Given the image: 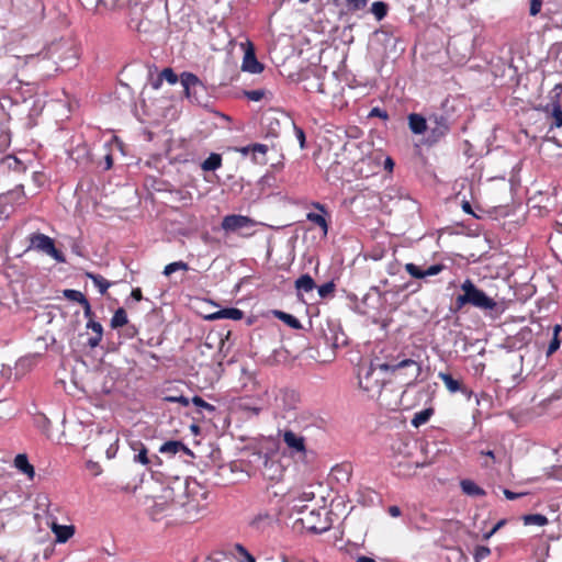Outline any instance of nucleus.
I'll return each instance as SVG.
<instances>
[{
    "label": "nucleus",
    "mask_w": 562,
    "mask_h": 562,
    "mask_svg": "<svg viewBox=\"0 0 562 562\" xmlns=\"http://www.w3.org/2000/svg\"><path fill=\"white\" fill-rule=\"evenodd\" d=\"M376 370L390 372L394 376H404L406 384L417 381L422 373V363L400 351L396 355H389L384 362H372L364 369V373H359V386L367 393H380L384 382L376 378Z\"/></svg>",
    "instance_id": "obj_1"
},
{
    "label": "nucleus",
    "mask_w": 562,
    "mask_h": 562,
    "mask_svg": "<svg viewBox=\"0 0 562 562\" xmlns=\"http://www.w3.org/2000/svg\"><path fill=\"white\" fill-rule=\"evenodd\" d=\"M462 294L456 299L457 308L460 310L465 305H471L482 311H494L497 303L486 295L484 291L479 289L470 279L461 283Z\"/></svg>",
    "instance_id": "obj_2"
},
{
    "label": "nucleus",
    "mask_w": 562,
    "mask_h": 562,
    "mask_svg": "<svg viewBox=\"0 0 562 562\" xmlns=\"http://www.w3.org/2000/svg\"><path fill=\"white\" fill-rule=\"evenodd\" d=\"M249 463L255 470L259 471L263 479L269 481H280L283 476L284 468L280 461L269 457L262 451H254L249 454Z\"/></svg>",
    "instance_id": "obj_3"
},
{
    "label": "nucleus",
    "mask_w": 562,
    "mask_h": 562,
    "mask_svg": "<svg viewBox=\"0 0 562 562\" xmlns=\"http://www.w3.org/2000/svg\"><path fill=\"white\" fill-rule=\"evenodd\" d=\"M180 81L183 87L187 98L199 105H204L206 97V88L203 82L192 72H182Z\"/></svg>",
    "instance_id": "obj_4"
},
{
    "label": "nucleus",
    "mask_w": 562,
    "mask_h": 562,
    "mask_svg": "<svg viewBox=\"0 0 562 562\" xmlns=\"http://www.w3.org/2000/svg\"><path fill=\"white\" fill-rule=\"evenodd\" d=\"M30 249H35L37 251H42L50 257H53L57 262L64 263L66 262V258L64 254L55 247L54 239L49 236L35 233L30 236Z\"/></svg>",
    "instance_id": "obj_5"
},
{
    "label": "nucleus",
    "mask_w": 562,
    "mask_h": 562,
    "mask_svg": "<svg viewBox=\"0 0 562 562\" xmlns=\"http://www.w3.org/2000/svg\"><path fill=\"white\" fill-rule=\"evenodd\" d=\"M279 434L283 438V441L289 449L290 456L292 458L306 461L308 451L306 448L305 438L290 429H285L283 431L279 430Z\"/></svg>",
    "instance_id": "obj_6"
},
{
    "label": "nucleus",
    "mask_w": 562,
    "mask_h": 562,
    "mask_svg": "<svg viewBox=\"0 0 562 562\" xmlns=\"http://www.w3.org/2000/svg\"><path fill=\"white\" fill-rule=\"evenodd\" d=\"M450 131V123L442 114H434L429 117V125L427 128V137L425 143L432 146L439 143Z\"/></svg>",
    "instance_id": "obj_7"
},
{
    "label": "nucleus",
    "mask_w": 562,
    "mask_h": 562,
    "mask_svg": "<svg viewBox=\"0 0 562 562\" xmlns=\"http://www.w3.org/2000/svg\"><path fill=\"white\" fill-rule=\"evenodd\" d=\"M256 225V222L245 215L231 214L223 217L221 227L226 233L243 234L244 231L250 229Z\"/></svg>",
    "instance_id": "obj_8"
},
{
    "label": "nucleus",
    "mask_w": 562,
    "mask_h": 562,
    "mask_svg": "<svg viewBox=\"0 0 562 562\" xmlns=\"http://www.w3.org/2000/svg\"><path fill=\"white\" fill-rule=\"evenodd\" d=\"M55 53H60L59 61L61 63L60 68H71L76 65L78 58L77 49L71 43H60L54 47Z\"/></svg>",
    "instance_id": "obj_9"
},
{
    "label": "nucleus",
    "mask_w": 562,
    "mask_h": 562,
    "mask_svg": "<svg viewBox=\"0 0 562 562\" xmlns=\"http://www.w3.org/2000/svg\"><path fill=\"white\" fill-rule=\"evenodd\" d=\"M445 268L446 266L442 263L432 265L425 270H423L413 262H408L405 265V270L407 271V273L415 279H424L426 277L436 276L440 273Z\"/></svg>",
    "instance_id": "obj_10"
},
{
    "label": "nucleus",
    "mask_w": 562,
    "mask_h": 562,
    "mask_svg": "<svg viewBox=\"0 0 562 562\" xmlns=\"http://www.w3.org/2000/svg\"><path fill=\"white\" fill-rule=\"evenodd\" d=\"M550 130L562 127V106L558 100H553L543 108Z\"/></svg>",
    "instance_id": "obj_11"
},
{
    "label": "nucleus",
    "mask_w": 562,
    "mask_h": 562,
    "mask_svg": "<svg viewBox=\"0 0 562 562\" xmlns=\"http://www.w3.org/2000/svg\"><path fill=\"white\" fill-rule=\"evenodd\" d=\"M131 448L135 452L133 456L134 462L140 463L146 467H150L154 462L160 463V459L158 456H154L153 458L148 457V450L143 442L133 441L131 442Z\"/></svg>",
    "instance_id": "obj_12"
},
{
    "label": "nucleus",
    "mask_w": 562,
    "mask_h": 562,
    "mask_svg": "<svg viewBox=\"0 0 562 562\" xmlns=\"http://www.w3.org/2000/svg\"><path fill=\"white\" fill-rule=\"evenodd\" d=\"M273 521V515L268 510H260L251 518L249 526L257 531H265L272 526Z\"/></svg>",
    "instance_id": "obj_13"
},
{
    "label": "nucleus",
    "mask_w": 562,
    "mask_h": 562,
    "mask_svg": "<svg viewBox=\"0 0 562 562\" xmlns=\"http://www.w3.org/2000/svg\"><path fill=\"white\" fill-rule=\"evenodd\" d=\"M241 69L250 74H260L263 70V65L257 59L252 48L246 50Z\"/></svg>",
    "instance_id": "obj_14"
},
{
    "label": "nucleus",
    "mask_w": 562,
    "mask_h": 562,
    "mask_svg": "<svg viewBox=\"0 0 562 562\" xmlns=\"http://www.w3.org/2000/svg\"><path fill=\"white\" fill-rule=\"evenodd\" d=\"M9 115L0 108V153L5 150L11 142L10 130L8 127Z\"/></svg>",
    "instance_id": "obj_15"
},
{
    "label": "nucleus",
    "mask_w": 562,
    "mask_h": 562,
    "mask_svg": "<svg viewBox=\"0 0 562 562\" xmlns=\"http://www.w3.org/2000/svg\"><path fill=\"white\" fill-rule=\"evenodd\" d=\"M369 0H333V3L340 8L341 12L353 13L363 10Z\"/></svg>",
    "instance_id": "obj_16"
},
{
    "label": "nucleus",
    "mask_w": 562,
    "mask_h": 562,
    "mask_svg": "<svg viewBox=\"0 0 562 562\" xmlns=\"http://www.w3.org/2000/svg\"><path fill=\"white\" fill-rule=\"evenodd\" d=\"M408 126L413 134L420 135L427 132V120L418 113H411L408 115Z\"/></svg>",
    "instance_id": "obj_17"
},
{
    "label": "nucleus",
    "mask_w": 562,
    "mask_h": 562,
    "mask_svg": "<svg viewBox=\"0 0 562 562\" xmlns=\"http://www.w3.org/2000/svg\"><path fill=\"white\" fill-rule=\"evenodd\" d=\"M244 317V312L236 307L222 308L209 316L210 319H234L239 321Z\"/></svg>",
    "instance_id": "obj_18"
},
{
    "label": "nucleus",
    "mask_w": 562,
    "mask_h": 562,
    "mask_svg": "<svg viewBox=\"0 0 562 562\" xmlns=\"http://www.w3.org/2000/svg\"><path fill=\"white\" fill-rule=\"evenodd\" d=\"M52 530L55 533L56 541L59 543L67 542L75 533V527L71 525L66 526L54 524Z\"/></svg>",
    "instance_id": "obj_19"
},
{
    "label": "nucleus",
    "mask_w": 562,
    "mask_h": 562,
    "mask_svg": "<svg viewBox=\"0 0 562 562\" xmlns=\"http://www.w3.org/2000/svg\"><path fill=\"white\" fill-rule=\"evenodd\" d=\"M438 378L443 382L450 393L465 392L464 385L450 373L439 372Z\"/></svg>",
    "instance_id": "obj_20"
},
{
    "label": "nucleus",
    "mask_w": 562,
    "mask_h": 562,
    "mask_svg": "<svg viewBox=\"0 0 562 562\" xmlns=\"http://www.w3.org/2000/svg\"><path fill=\"white\" fill-rule=\"evenodd\" d=\"M14 467L22 473L26 474L29 479L35 475L34 467L29 462L27 456L20 453L14 459Z\"/></svg>",
    "instance_id": "obj_21"
},
{
    "label": "nucleus",
    "mask_w": 562,
    "mask_h": 562,
    "mask_svg": "<svg viewBox=\"0 0 562 562\" xmlns=\"http://www.w3.org/2000/svg\"><path fill=\"white\" fill-rule=\"evenodd\" d=\"M316 288V283L310 274H303L295 281L297 296L301 297L303 292H311Z\"/></svg>",
    "instance_id": "obj_22"
},
{
    "label": "nucleus",
    "mask_w": 562,
    "mask_h": 562,
    "mask_svg": "<svg viewBox=\"0 0 562 562\" xmlns=\"http://www.w3.org/2000/svg\"><path fill=\"white\" fill-rule=\"evenodd\" d=\"M460 486L462 492L469 496H484L486 494L485 491L472 480H462Z\"/></svg>",
    "instance_id": "obj_23"
},
{
    "label": "nucleus",
    "mask_w": 562,
    "mask_h": 562,
    "mask_svg": "<svg viewBox=\"0 0 562 562\" xmlns=\"http://www.w3.org/2000/svg\"><path fill=\"white\" fill-rule=\"evenodd\" d=\"M273 315L278 319L282 321L284 324H286L289 327H291L293 329L302 328L301 322L295 316H293L291 314L276 310V311H273Z\"/></svg>",
    "instance_id": "obj_24"
},
{
    "label": "nucleus",
    "mask_w": 562,
    "mask_h": 562,
    "mask_svg": "<svg viewBox=\"0 0 562 562\" xmlns=\"http://www.w3.org/2000/svg\"><path fill=\"white\" fill-rule=\"evenodd\" d=\"M181 449H184V443L178 440H169L162 443L159 448L160 453L175 456L180 452Z\"/></svg>",
    "instance_id": "obj_25"
},
{
    "label": "nucleus",
    "mask_w": 562,
    "mask_h": 562,
    "mask_svg": "<svg viewBox=\"0 0 562 562\" xmlns=\"http://www.w3.org/2000/svg\"><path fill=\"white\" fill-rule=\"evenodd\" d=\"M562 330V327L561 325H554L553 327V335H552V338L549 342V346H548V349H547V357H550L552 356L559 348H560V345H561V338H560V333Z\"/></svg>",
    "instance_id": "obj_26"
},
{
    "label": "nucleus",
    "mask_w": 562,
    "mask_h": 562,
    "mask_svg": "<svg viewBox=\"0 0 562 562\" xmlns=\"http://www.w3.org/2000/svg\"><path fill=\"white\" fill-rule=\"evenodd\" d=\"M222 166V157L220 154L212 153L201 165L204 171H215Z\"/></svg>",
    "instance_id": "obj_27"
},
{
    "label": "nucleus",
    "mask_w": 562,
    "mask_h": 562,
    "mask_svg": "<svg viewBox=\"0 0 562 562\" xmlns=\"http://www.w3.org/2000/svg\"><path fill=\"white\" fill-rule=\"evenodd\" d=\"M127 323H128V319H127L126 311L123 307H119L114 312V314L111 318V323H110L111 327L113 329H115V328L123 327V326L127 325Z\"/></svg>",
    "instance_id": "obj_28"
},
{
    "label": "nucleus",
    "mask_w": 562,
    "mask_h": 562,
    "mask_svg": "<svg viewBox=\"0 0 562 562\" xmlns=\"http://www.w3.org/2000/svg\"><path fill=\"white\" fill-rule=\"evenodd\" d=\"M86 276L92 280L93 284L98 286L100 294L104 295L108 289L111 286V283L105 280L101 274H95L92 272H87Z\"/></svg>",
    "instance_id": "obj_29"
},
{
    "label": "nucleus",
    "mask_w": 562,
    "mask_h": 562,
    "mask_svg": "<svg viewBox=\"0 0 562 562\" xmlns=\"http://www.w3.org/2000/svg\"><path fill=\"white\" fill-rule=\"evenodd\" d=\"M389 5L384 1H375L371 5V13L378 21L383 20L387 14Z\"/></svg>",
    "instance_id": "obj_30"
},
{
    "label": "nucleus",
    "mask_w": 562,
    "mask_h": 562,
    "mask_svg": "<svg viewBox=\"0 0 562 562\" xmlns=\"http://www.w3.org/2000/svg\"><path fill=\"white\" fill-rule=\"evenodd\" d=\"M522 521L526 526H544L548 524V518L542 514H528L522 516Z\"/></svg>",
    "instance_id": "obj_31"
},
{
    "label": "nucleus",
    "mask_w": 562,
    "mask_h": 562,
    "mask_svg": "<svg viewBox=\"0 0 562 562\" xmlns=\"http://www.w3.org/2000/svg\"><path fill=\"white\" fill-rule=\"evenodd\" d=\"M191 401H192L193 405L196 406L198 412L200 414H202L203 411H206L209 414L212 415L216 411V407L214 405L205 402L201 396L195 395L192 397Z\"/></svg>",
    "instance_id": "obj_32"
},
{
    "label": "nucleus",
    "mask_w": 562,
    "mask_h": 562,
    "mask_svg": "<svg viewBox=\"0 0 562 562\" xmlns=\"http://www.w3.org/2000/svg\"><path fill=\"white\" fill-rule=\"evenodd\" d=\"M431 415H432L431 408L423 409L414 415V417L412 419V424L415 427H419L420 425L426 424L429 420Z\"/></svg>",
    "instance_id": "obj_33"
},
{
    "label": "nucleus",
    "mask_w": 562,
    "mask_h": 562,
    "mask_svg": "<svg viewBox=\"0 0 562 562\" xmlns=\"http://www.w3.org/2000/svg\"><path fill=\"white\" fill-rule=\"evenodd\" d=\"M63 295L72 302L79 303L82 305L88 300L80 291L74 289H66L63 291Z\"/></svg>",
    "instance_id": "obj_34"
},
{
    "label": "nucleus",
    "mask_w": 562,
    "mask_h": 562,
    "mask_svg": "<svg viewBox=\"0 0 562 562\" xmlns=\"http://www.w3.org/2000/svg\"><path fill=\"white\" fill-rule=\"evenodd\" d=\"M306 217H307V220L310 222H312L315 225L319 226L323 229L325 235L327 234V232H328V224H327L326 218L322 214L308 213Z\"/></svg>",
    "instance_id": "obj_35"
},
{
    "label": "nucleus",
    "mask_w": 562,
    "mask_h": 562,
    "mask_svg": "<svg viewBox=\"0 0 562 562\" xmlns=\"http://www.w3.org/2000/svg\"><path fill=\"white\" fill-rule=\"evenodd\" d=\"M189 269V266L187 262L184 261H175V262H171L169 265H167L164 269V274L169 277L171 273L178 271V270H183V271H187Z\"/></svg>",
    "instance_id": "obj_36"
},
{
    "label": "nucleus",
    "mask_w": 562,
    "mask_h": 562,
    "mask_svg": "<svg viewBox=\"0 0 562 562\" xmlns=\"http://www.w3.org/2000/svg\"><path fill=\"white\" fill-rule=\"evenodd\" d=\"M491 554V549L486 546H476L473 552L474 562H481Z\"/></svg>",
    "instance_id": "obj_37"
},
{
    "label": "nucleus",
    "mask_w": 562,
    "mask_h": 562,
    "mask_svg": "<svg viewBox=\"0 0 562 562\" xmlns=\"http://www.w3.org/2000/svg\"><path fill=\"white\" fill-rule=\"evenodd\" d=\"M318 294L322 299L327 297L335 291V284L333 281L326 282L317 288Z\"/></svg>",
    "instance_id": "obj_38"
},
{
    "label": "nucleus",
    "mask_w": 562,
    "mask_h": 562,
    "mask_svg": "<svg viewBox=\"0 0 562 562\" xmlns=\"http://www.w3.org/2000/svg\"><path fill=\"white\" fill-rule=\"evenodd\" d=\"M235 548L240 555V562H256L254 555H251L244 546L237 543Z\"/></svg>",
    "instance_id": "obj_39"
},
{
    "label": "nucleus",
    "mask_w": 562,
    "mask_h": 562,
    "mask_svg": "<svg viewBox=\"0 0 562 562\" xmlns=\"http://www.w3.org/2000/svg\"><path fill=\"white\" fill-rule=\"evenodd\" d=\"M245 97L250 100V101H260L265 94H266V90L263 89H256V90H248V91H245Z\"/></svg>",
    "instance_id": "obj_40"
},
{
    "label": "nucleus",
    "mask_w": 562,
    "mask_h": 562,
    "mask_svg": "<svg viewBox=\"0 0 562 562\" xmlns=\"http://www.w3.org/2000/svg\"><path fill=\"white\" fill-rule=\"evenodd\" d=\"M160 75L164 80L168 81L170 85H175L178 81V76L171 68H165Z\"/></svg>",
    "instance_id": "obj_41"
},
{
    "label": "nucleus",
    "mask_w": 562,
    "mask_h": 562,
    "mask_svg": "<svg viewBox=\"0 0 562 562\" xmlns=\"http://www.w3.org/2000/svg\"><path fill=\"white\" fill-rule=\"evenodd\" d=\"M165 402L169 403H179L183 406H188L190 404V400L183 395L173 396V395H167L164 397Z\"/></svg>",
    "instance_id": "obj_42"
},
{
    "label": "nucleus",
    "mask_w": 562,
    "mask_h": 562,
    "mask_svg": "<svg viewBox=\"0 0 562 562\" xmlns=\"http://www.w3.org/2000/svg\"><path fill=\"white\" fill-rule=\"evenodd\" d=\"M86 327L88 329H91L94 335L103 336V327L99 322H95L94 319H90V321H88Z\"/></svg>",
    "instance_id": "obj_43"
},
{
    "label": "nucleus",
    "mask_w": 562,
    "mask_h": 562,
    "mask_svg": "<svg viewBox=\"0 0 562 562\" xmlns=\"http://www.w3.org/2000/svg\"><path fill=\"white\" fill-rule=\"evenodd\" d=\"M506 522H507V520H506V519H501L498 522H496V524L494 525V527H493L490 531H487V532L483 533V540H488V539H490L494 533H496V532H497V531H498L503 526H505V525H506Z\"/></svg>",
    "instance_id": "obj_44"
},
{
    "label": "nucleus",
    "mask_w": 562,
    "mask_h": 562,
    "mask_svg": "<svg viewBox=\"0 0 562 562\" xmlns=\"http://www.w3.org/2000/svg\"><path fill=\"white\" fill-rule=\"evenodd\" d=\"M250 148L255 159L257 154L266 155L268 151V146L259 143L251 144Z\"/></svg>",
    "instance_id": "obj_45"
},
{
    "label": "nucleus",
    "mask_w": 562,
    "mask_h": 562,
    "mask_svg": "<svg viewBox=\"0 0 562 562\" xmlns=\"http://www.w3.org/2000/svg\"><path fill=\"white\" fill-rule=\"evenodd\" d=\"M542 7V0H530V8L529 13L532 16H536L540 11Z\"/></svg>",
    "instance_id": "obj_46"
},
{
    "label": "nucleus",
    "mask_w": 562,
    "mask_h": 562,
    "mask_svg": "<svg viewBox=\"0 0 562 562\" xmlns=\"http://www.w3.org/2000/svg\"><path fill=\"white\" fill-rule=\"evenodd\" d=\"M294 132H295L296 138L300 143V147L303 149L305 147V133L299 126H294Z\"/></svg>",
    "instance_id": "obj_47"
},
{
    "label": "nucleus",
    "mask_w": 562,
    "mask_h": 562,
    "mask_svg": "<svg viewBox=\"0 0 562 562\" xmlns=\"http://www.w3.org/2000/svg\"><path fill=\"white\" fill-rule=\"evenodd\" d=\"M369 116H371V117L378 116V117H381L383 120H386L389 117L387 112L385 110L380 109V108H373L370 111Z\"/></svg>",
    "instance_id": "obj_48"
},
{
    "label": "nucleus",
    "mask_w": 562,
    "mask_h": 562,
    "mask_svg": "<svg viewBox=\"0 0 562 562\" xmlns=\"http://www.w3.org/2000/svg\"><path fill=\"white\" fill-rule=\"evenodd\" d=\"M314 497H315L314 492H312V491H303V492H302V493H300V495L297 496V501H300V502H310V501H312Z\"/></svg>",
    "instance_id": "obj_49"
},
{
    "label": "nucleus",
    "mask_w": 562,
    "mask_h": 562,
    "mask_svg": "<svg viewBox=\"0 0 562 562\" xmlns=\"http://www.w3.org/2000/svg\"><path fill=\"white\" fill-rule=\"evenodd\" d=\"M82 307H83V316L86 318H88V321L93 319L94 314L92 312L91 305L88 300L86 301V303L82 304Z\"/></svg>",
    "instance_id": "obj_50"
},
{
    "label": "nucleus",
    "mask_w": 562,
    "mask_h": 562,
    "mask_svg": "<svg viewBox=\"0 0 562 562\" xmlns=\"http://www.w3.org/2000/svg\"><path fill=\"white\" fill-rule=\"evenodd\" d=\"M503 493H504L505 497H506L507 499H510V501L516 499V498H519V497H521V496L526 495L525 493H515V492H513V491H510V490H507V488H505V490L503 491Z\"/></svg>",
    "instance_id": "obj_51"
},
{
    "label": "nucleus",
    "mask_w": 562,
    "mask_h": 562,
    "mask_svg": "<svg viewBox=\"0 0 562 562\" xmlns=\"http://www.w3.org/2000/svg\"><path fill=\"white\" fill-rule=\"evenodd\" d=\"M101 340H102L101 335H93L92 337H90L88 339V346L91 348H95L97 346H99Z\"/></svg>",
    "instance_id": "obj_52"
},
{
    "label": "nucleus",
    "mask_w": 562,
    "mask_h": 562,
    "mask_svg": "<svg viewBox=\"0 0 562 562\" xmlns=\"http://www.w3.org/2000/svg\"><path fill=\"white\" fill-rule=\"evenodd\" d=\"M286 397L291 401V407L294 408V404L299 401V395L294 391H290L284 393V398Z\"/></svg>",
    "instance_id": "obj_53"
},
{
    "label": "nucleus",
    "mask_w": 562,
    "mask_h": 562,
    "mask_svg": "<svg viewBox=\"0 0 562 562\" xmlns=\"http://www.w3.org/2000/svg\"><path fill=\"white\" fill-rule=\"evenodd\" d=\"M117 441H119V439L115 438V442L111 443L110 447L106 449V457L109 459L113 458L116 454V451H117L116 442Z\"/></svg>",
    "instance_id": "obj_54"
},
{
    "label": "nucleus",
    "mask_w": 562,
    "mask_h": 562,
    "mask_svg": "<svg viewBox=\"0 0 562 562\" xmlns=\"http://www.w3.org/2000/svg\"><path fill=\"white\" fill-rule=\"evenodd\" d=\"M394 165H395V164H394V160H393L390 156H387V157L384 159L383 167H384V169H385V170H387V171H392V170H393V168H394Z\"/></svg>",
    "instance_id": "obj_55"
},
{
    "label": "nucleus",
    "mask_w": 562,
    "mask_h": 562,
    "mask_svg": "<svg viewBox=\"0 0 562 562\" xmlns=\"http://www.w3.org/2000/svg\"><path fill=\"white\" fill-rule=\"evenodd\" d=\"M131 296L135 301H140L143 299L142 290L139 288H135L132 290Z\"/></svg>",
    "instance_id": "obj_56"
},
{
    "label": "nucleus",
    "mask_w": 562,
    "mask_h": 562,
    "mask_svg": "<svg viewBox=\"0 0 562 562\" xmlns=\"http://www.w3.org/2000/svg\"><path fill=\"white\" fill-rule=\"evenodd\" d=\"M162 81H164V78L161 75H159L153 82H151V87L155 89V90H158L161 85H162Z\"/></svg>",
    "instance_id": "obj_57"
},
{
    "label": "nucleus",
    "mask_w": 562,
    "mask_h": 562,
    "mask_svg": "<svg viewBox=\"0 0 562 562\" xmlns=\"http://www.w3.org/2000/svg\"><path fill=\"white\" fill-rule=\"evenodd\" d=\"M462 210L467 213V214H471V215H474V212L472 210V206L470 204L469 201H463L462 202Z\"/></svg>",
    "instance_id": "obj_58"
},
{
    "label": "nucleus",
    "mask_w": 562,
    "mask_h": 562,
    "mask_svg": "<svg viewBox=\"0 0 562 562\" xmlns=\"http://www.w3.org/2000/svg\"><path fill=\"white\" fill-rule=\"evenodd\" d=\"M389 514L392 517H398L401 515V509L398 506H390L389 507Z\"/></svg>",
    "instance_id": "obj_59"
},
{
    "label": "nucleus",
    "mask_w": 562,
    "mask_h": 562,
    "mask_svg": "<svg viewBox=\"0 0 562 562\" xmlns=\"http://www.w3.org/2000/svg\"><path fill=\"white\" fill-rule=\"evenodd\" d=\"M315 90L319 93H325V87L324 83L319 80L315 82Z\"/></svg>",
    "instance_id": "obj_60"
},
{
    "label": "nucleus",
    "mask_w": 562,
    "mask_h": 562,
    "mask_svg": "<svg viewBox=\"0 0 562 562\" xmlns=\"http://www.w3.org/2000/svg\"><path fill=\"white\" fill-rule=\"evenodd\" d=\"M136 333H137V329H136V327H135V326H133V325L127 326V328H126V335H127L128 337H133L134 335H136Z\"/></svg>",
    "instance_id": "obj_61"
},
{
    "label": "nucleus",
    "mask_w": 562,
    "mask_h": 562,
    "mask_svg": "<svg viewBox=\"0 0 562 562\" xmlns=\"http://www.w3.org/2000/svg\"><path fill=\"white\" fill-rule=\"evenodd\" d=\"M356 562H375V560L366 555H360L356 559Z\"/></svg>",
    "instance_id": "obj_62"
},
{
    "label": "nucleus",
    "mask_w": 562,
    "mask_h": 562,
    "mask_svg": "<svg viewBox=\"0 0 562 562\" xmlns=\"http://www.w3.org/2000/svg\"><path fill=\"white\" fill-rule=\"evenodd\" d=\"M113 166V158L111 155L105 156V169H110Z\"/></svg>",
    "instance_id": "obj_63"
},
{
    "label": "nucleus",
    "mask_w": 562,
    "mask_h": 562,
    "mask_svg": "<svg viewBox=\"0 0 562 562\" xmlns=\"http://www.w3.org/2000/svg\"><path fill=\"white\" fill-rule=\"evenodd\" d=\"M481 454H482V456H485V457H488V458H491L493 461H495V454H494V451H493V450L481 451Z\"/></svg>",
    "instance_id": "obj_64"
}]
</instances>
